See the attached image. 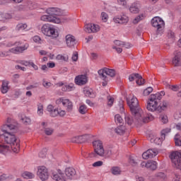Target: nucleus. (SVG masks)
I'll return each mask as SVG.
<instances>
[{"label": "nucleus", "mask_w": 181, "mask_h": 181, "mask_svg": "<svg viewBox=\"0 0 181 181\" xmlns=\"http://www.w3.org/2000/svg\"><path fill=\"white\" fill-rule=\"evenodd\" d=\"M41 32L45 36L52 37V39H56L59 37V33L56 31V29L53 28L50 24H44L41 28Z\"/></svg>", "instance_id": "nucleus-5"}, {"label": "nucleus", "mask_w": 181, "mask_h": 181, "mask_svg": "<svg viewBox=\"0 0 181 181\" xmlns=\"http://www.w3.org/2000/svg\"><path fill=\"white\" fill-rule=\"evenodd\" d=\"M52 179L56 181H67L66 177H64V173L60 169L57 170V174H53Z\"/></svg>", "instance_id": "nucleus-16"}, {"label": "nucleus", "mask_w": 181, "mask_h": 181, "mask_svg": "<svg viewBox=\"0 0 181 181\" xmlns=\"http://www.w3.org/2000/svg\"><path fill=\"white\" fill-rule=\"evenodd\" d=\"M75 84L77 86H84L87 84V76L86 75H79L75 78Z\"/></svg>", "instance_id": "nucleus-14"}, {"label": "nucleus", "mask_w": 181, "mask_h": 181, "mask_svg": "<svg viewBox=\"0 0 181 181\" xmlns=\"http://www.w3.org/2000/svg\"><path fill=\"white\" fill-rule=\"evenodd\" d=\"M111 172L112 175H121L122 171L121 170V168L119 167H112L111 169Z\"/></svg>", "instance_id": "nucleus-36"}, {"label": "nucleus", "mask_w": 181, "mask_h": 181, "mask_svg": "<svg viewBox=\"0 0 181 181\" xmlns=\"http://www.w3.org/2000/svg\"><path fill=\"white\" fill-rule=\"evenodd\" d=\"M57 59L62 60V62H67V60H69V57H65L62 54H58L57 56Z\"/></svg>", "instance_id": "nucleus-47"}, {"label": "nucleus", "mask_w": 181, "mask_h": 181, "mask_svg": "<svg viewBox=\"0 0 181 181\" xmlns=\"http://www.w3.org/2000/svg\"><path fill=\"white\" fill-rule=\"evenodd\" d=\"M65 39L68 47H74L76 46V37L74 35L68 34L66 35Z\"/></svg>", "instance_id": "nucleus-15"}, {"label": "nucleus", "mask_w": 181, "mask_h": 181, "mask_svg": "<svg viewBox=\"0 0 181 181\" xmlns=\"http://www.w3.org/2000/svg\"><path fill=\"white\" fill-rule=\"evenodd\" d=\"M173 168L180 169L181 170V153L179 151H175L170 155Z\"/></svg>", "instance_id": "nucleus-8"}, {"label": "nucleus", "mask_w": 181, "mask_h": 181, "mask_svg": "<svg viewBox=\"0 0 181 181\" xmlns=\"http://www.w3.org/2000/svg\"><path fill=\"white\" fill-rule=\"evenodd\" d=\"M28 47H29V44H25L23 47L11 48L8 51H1L0 57H8L9 53H14L15 54L22 53L23 52H25V50H27Z\"/></svg>", "instance_id": "nucleus-6"}, {"label": "nucleus", "mask_w": 181, "mask_h": 181, "mask_svg": "<svg viewBox=\"0 0 181 181\" xmlns=\"http://www.w3.org/2000/svg\"><path fill=\"white\" fill-rule=\"evenodd\" d=\"M3 16L4 18V21H6V19H12V16L9 13H3Z\"/></svg>", "instance_id": "nucleus-61"}, {"label": "nucleus", "mask_w": 181, "mask_h": 181, "mask_svg": "<svg viewBox=\"0 0 181 181\" xmlns=\"http://www.w3.org/2000/svg\"><path fill=\"white\" fill-rule=\"evenodd\" d=\"M127 104L132 115H134L135 118L137 119L136 122V124L149 122L151 117L149 116L146 117L144 116V112L141 107H139V102H138V98H136V97L133 96L130 100H127Z\"/></svg>", "instance_id": "nucleus-2"}, {"label": "nucleus", "mask_w": 181, "mask_h": 181, "mask_svg": "<svg viewBox=\"0 0 181 181\" xmlns=\"http://www.w3.org/2000/svg\"><path fill=\"white\" fill-rule=\"evenodd\" d=\"M65 175L69 179V180H73V179H75L76 172V169H74L72 167H69L65 169Z\"/></svg>", "instance_id": "nucleus-13"}, {"label": "nucleus", "mask_w": 181, "mask_h": 181, "mask_svg": "<svg viewBox=\"0 0 181 181\" xmlns=\"http://www.w3.org/2000/svg\"><path fill=\"white\" fill-rule=\"evenodd\" d=\"M173 64L175 67H180L181 66V52H177L173 58Z\"/></svg>", "instance_id": "nucleus-18"}, {"label": "nucleus", "mask_w": 181, "mask_h": 181, "mask_svg": "<svg viewBox=\"0 0 181 181\" xmlns=\"http://www.w3.org/2000/svg\"><path fill=\"white\" fill-rule=\"evenodd\" d=\"M168 87L173 91H179V90H180V86L177 85H174V86L168 85Z\"/></svg>", "instance_id": "nucleus-49"}, {"label": "nucleus", "mask_w": 181, "mask_h": 181, "mask_svg": "<svg viewBox=\"0 0 181 181\" xmlns=\"http://www.w3.org/2000/svg\"><path fill=\"white\" fill-rule=\"evenodd\" d=\"M47 110L48 112H49L50 117H57V109H54V107H53L52 105H49L47 107Z\"/></svg>", "instance_id": "nucleus-23"}, {"label": "nucleus", "mask_w": 181, "mask_h": 181, "mask_svg": "<svg viewBox=\"0 0 181 181\" xmlns=\"http://www.w3.org/2000/svg\"><path fill=\"white\" fill-rule=\"evenodd\" d=\"M115 45L118 46L119 47H124V42L119 41V40H115L114 41Z\"/></svg>", "instance_id": "nucleus-53"}, {"label": "nucleus", "mask_w": 181, "mask_h": 181, "mask_svg": "<svg viewBox=\"0 0 181 181\" xmlns=\"http://www.w3.org/2000/svg\"><path fill=\"white\" fill-rule=\"evenodd\" d=\"M160 119L163 124H168V116L166 115H161L160 116Z\"/></svg>", "instance_id": "nucleus-44"}, {"label": "nucleus", "mask_w": 181, "mask_h": 181, "mask_svg": "<svg viewBox=\"0 0 181 181\" xmlns=\"http://www.w3.org/2000/svg\"><path fill=\"white\" fill-rule=\"evenodd\" d=\"M135 80L138 86L145 84V79L142 78L141 74L138 73H133L129 76V81H134Z\"/></svg>", "instance_id": "nucleus-10"}, {"label": "nucleus", "mask_w": 181, "mask_h": 181, "mask_svg": "<svg viewBox=\"0 0 181 181\" xmlns=\"http://www.w3.org/2000/svg\"><path fill=\"white\" fill-rule=\"evenodd\" d=\"M42 86L45 87V88H49V87L52 86V83L50 82L43 81Z\"/></svg>", "instance_id": "nucleus-63"}, {"label": "nucleus", "mask_w": 181, "mask_h": 181, "mask_svg": "<svg viewBox=\"0 0 181 181\" xmlns=\"http://www.w3.org/2000/svg\"><path fill=\"white\" fill-rule=\"evenodd\" d=\"M47 152V149L43 148L39 153L40 158H46V153Z\"/></svg>", "instance_id": "nucleus-50"}, {"label": "nucleus", "mask_w": 181, "mask_h": 181, "mask_svg": "<svg viewBox=\"0 0 181 181\" xmlns=\"http://www.w3.org/2000/svg\"><path fill=\"white\" fill-rule=\"evenodd\" d=\"M153 91V88L152 87H148L144 90L143 95L146 97L149 95V94H151V93H152Z\"/></svg>", "instance_id": "nucleus-41"}, {"label": "nucleus", "mask_w": 181, "mask_h": 181, "mask_svg": "<svg viewBox=\"0 0 181 181\" xmlns=\"http://www.w3.org/2000/svg\"><path fill=\"white\" fill-rule=\"evenodd\" d=\"M37 175L42 181H46L49 179V172L45 166L38 167Z\"/></svg>", "instance_id": "nucleus-9"}, {"label": "nucleus", "mask_w": 181, "mask_h": 181, "mask_svg": "<svg viewBox=\"0 0 181 181\" xmlns=\"http://www.w3.org/2000/svg\"><path fill=\"white\" fill-rule=\"evenodd\" d=\"M168 104L166 100H163L159 103V101L156 99V96L155 95H151L147 102L146 108L151 112H154V111H156V112H163V111L168 110Z\"/></svg>", "instance_id": "nucleus-3"}, {"label": "nucleus", "mask_w": 181, "mask_h": 181, "mask_svg": "<svg viewBox=\"0 0 181 181\" xmlns=\"http://www.w3.org/2000/svg\"><path fill=\"white\" fill-rule=\"evenodd\" d=\"M90 139V136L88 134H85L83 136H78V144H84V142H87Z\"/></svg>", "instance_id": "nucleus-27"}, {"label": "nucleus", "mask_w": 181, "mask_h": 181, "mask_svg": "<svg viewBox=\"0 0 181 181\" xmlns=\"http://www.w3.org/2000/svg\"><path fill=\"white\" fill-rule=\"evenodd\" d=\"M78 112L80 114L84 115L87 112V106L86 105H82L79 107Z\"/></svg>", "instance_id": "nucleus-43"}, {"label": "nucleus", "mask_w": 181, "mask_h": 181, "mask_svg": "<svg viewBox=\"0 0 181 181\" xmlns=\"http://www.w3.org/2000/svg\"><path fill=\"white\" fill-rule=\"evenodd\" d=\"M91 26V23L85 25V32H86V33H92L91 30H93V28Z\"/></svg>", "instance_id": "nucleus-45"}, {"label": "nucleus", "mask_w": 181, "mask_h": 181, "mask_svg": "<svg viewBox=\"0 0 181 181\" xmlns=\"http://www.w3.org/2000/svg\"><path fill=\"white\" fill-rule=\"evenodd\" d=\"M57 115H59V117H64V115H66V111L64 110L59 111V110H57Z\"/></svg>", "instance_id": "nucleus-64"}, {"label": "nucleus", "mask_w": 181, "mask_h": 181, "mask_svg": "<svg viewBox=\"0 0 181 181\" xmlns=\"http://www.w3.org/2000/svg\"><path fill=\"white\" fill-rule=\"evenodd\" d=\"M21 119L23 124H24L25 125H29L32 121L30 117L25 115H22Z\"/></svg>", "instance_id": "nucleus-34"}, {"label": "nucleus", "mask_w": 181, "mask_h": 181, "mask_svg": "<svg viewBox=\"0 0 181 181\" xmlns=\"http://www.w3.org/2000/svg\"><path fill=\"white\" fill-rule=\"evenodd\" d=\"M147 152H148V155H150V159H152V158H155L159 152L158 151V149L156 148H150L147 150Z\"/></svg>", "instance_id": "nucleus-30"}, {"label": "nucleus", "mask_w": 181, "mask_h": 181, "mask_svg": "<svg viewBox=\"0 0 181 181\" xmlns=\"http://www.w3.org/2000/svg\"><path fill=\"white\" fill-rule=\"evenodd\" d=\"M174 141L175 143V146H181V140H180V134H177L174 137Z\"/></svg>", "instance_id": "nucleus-38"}, {"label": "nucleus", "mask_w": 181, "mask_h": 181, "mask_svg": "<svg viewBox=\"0 0 181 181\" xmlns=\"http://www.w3.org/2000/svg\"><path fill=\"white\" fill-rule=\"evenodd\" d=\"M44 132L47 135L50 136L53 134V132H54V129L47 127L45 129Z\"/></svg>", "instance_id": "nucleus-46"}, {"label": "nucleus", "mask_w": 181, "mask_h": 181, "mask_svg": "<svg viewBox=\"0 0 181 181\" xmlns=\"http://www.w3.org/2000/svg\"><path fill=\"white\" fill-rule=\"evenodd\" d=\"M117 3L122 6H127V0H117Z\"/></svg>", "instance_id": "nucleus-60"}, {"label": "nucleus", "mask_w": 181, "mask_h": 181, "mask_svg": "<svg viewBox=\"0 0 181 181\" xmlns=\"http://www.w3.org/2000/svg\"><path fill=\"white\" fill-rule=\"evenodd\" d=\"M22 177L24 179H33V177H35V174L28 171H25L22 174Z\"/></svg>", "instance_id": "nucleus-31"}, {"label": "nucleus", "mask_w": 181, "mask_h": 181, "mask_svg": "<svg viewBox=\"0 0 181 181\" xmlns=\"http://www.w3.org/2000/svg\"><path fill=\"white\" fill-rule=\"evenodd\" d=\"M151 25L153 28H156V34L160 35L163 28H165V21L160 17H154L151 20Z\"/></svg>", "instance_id": "nucleus-7"}, {"label": "nucleus", "mask_w": 181, "mask_h": 181, "mask_svg": "<svg viewBox=\"0 0 181 181\" xmlns=\"http://www.w3.org/2000/svg\"><path fill=\"white\" fill-rule=\"evenodd\" d=\"M129 162L133 166H135L136 165V161L135 160V158H134V157H132V156L129 157Z\"/></svg>", "instance_id": "nucleus-57"}, {"label": "nucleus", "mask_w": 181, "mask_h": 181, "mask_svg": "<svg viewBox=\"0 0 181 181\" xmlns=\"http://www.w3.org/2000/svg\"><path fill=\"white\" fill-rule=\"evenodd\" d=\"M115 122H118L119 124H122L123 122V119H122V117H121V115H116L115 116Z\"/></svg>", "instance_id": "nucleus-48"}, {"label": "nucleus", "mask_w": 181, "mask_h": 181, "mask_svg": "<svg viewBox=\"0 0 181 181\" xmlns=\"http://www.w3.org/2000/svg\"><path fill=\"white\" fill-rule=\"evenodd\" d=\"M71 59L73 60V62H77V60H78V53L77 52H74L71 57Z\"/></svg>", "instance_id": "nucleus-54"}, {"label": "nucleus", "mask_w": 181, "mask_h": 181, "mask_svg": "<svg viewBox=\"0 0 181 181\" xmlns=\"http://www.w3.org/2000/svg\"><path fill=\"white\" fill-rule=\"evenodd\" d=\"M30 5H32V2L30 1H26L24 5H19L17 7V10L18 12H25L26 11H29V9H30Z\"/></svg>", "instance_id": "nucleus-19"}, {"label": "nucleus", "mask_w": 181, "mask_h": 181, "mask_svg": "<svg viewBox=\"0 0 181 181\" xmlns=\"http://www.w3.org/2000/svg\"><path fill=\"white\" fill-rule=\"evenodd\" d=\"M156 177H158V179H163V180H165V178L166 177V175L163 173H158L156 175Z\"/></svg>", "instance_id": "nucleus-55"}, {"label": "nucleus", "mask_w": 181, "mask_h": 181, "mask_svg": "<svg viewBox=\"0 0 181 181\" xmlns=\"http://www.w3.org/2000/svg\"><path fill=\"white\" fill-rule=\"evenodd\" d=\"M146 168L150 169V170H156L158 169V163L150 160L147 162Z\"/></svg>", "instance_id": "nucleus-22"}, {"label": "nucleus", "mask_w": 181, "mask_h": 181, "mask_svg": "<svg viewBox=\"0 0 181 181\" xmlns=\"http://www.w3.org/2000/svg\"><path fill=\"white\" fill-rule=\"evenodd\" d=\"M151 95H155L156 100L160 101V100H162V96L165 95V91H161L160 93H157L156 94H151Z\"/></svg>", "instance_id": "nucleus-42"}, {"label": "nucleus", "mask_w": 181, "mask_h": 181, "mask_svg": "<svg viewBox=\"0 0 181 181\" xmlns=\"http://www.w3.org/2000/svg\"><path fill=\"white\" fill-rule=\"evenodd\" d=\"M83 93L85 94L86 97H90V98H95V93L91 88H85L83 89Z\"/></svg>", "instance_id": "nucleus-21"}, {"label": "nucleus", "mask_w": 181, "mask_h": 181, "mask_svg": "<svg viewBox=\"0 0 181 181\" xmlns=\"http://www.w3.org/2000/svg\"><path fill=\"white\" fill-rule=\"evenodd\" d=\"M134 118H135V120H134L132 116L126 115L124 117L126 124H127V125H132L134 123L136 124V125H139V124H146V122H141L140 123H136V121H138V119H136V117H135Z\"/></svg>", "instance_id": "nucleus-17"}, {"label": "nucleus", "mask_w": 181, "mask_h": 181, "mask_svg": "<svg viewBox=\"0 0 181 181\" xmlns=\"http://www.w3.org/2000/svg\"><path fill=\"white\" fill-rule=\"evenodd\" d=\"M33 41L35 42V43H40L42 41V39L40 38V36L35 35L33 37Z\"/></svg>", "instance_id": "nucleus-58"}, {"label": "nucleus", "mask_w": 181, "mask_h": 181, "mask_svg": "<svg viewBox=\"0 0 181 181\" xmlns=\"http://www.w3.org/2000/svg\"><path fill=\"white\" fill-rule=\"evenodd\" d=\"M91 25L92 26H90V28H92V30H90V32H92V33H97V32H100V25L93 23H91Z\"/></svg>", "instance_id": "nucleus-39"}, {"label": "nucleus", "mask_w": 181, "mask_h": 181, "mask_svg": "<svg viewBox=\"0 0 181 181\" xmlns=\"http://www.w3.org/2000/svg\"><path fill=\"white\" fill-rule=\"evenodd\" d=\"M8 84L9 82L8 81H3L1 88L2 94H6V93H8V90H9V88L8 87Z\"/></svg>", "instance_id": "nucleus-25"}, {"label": "nucleus", "mask_w": 181, "mask_h": 181, "mask_svg": "<svg viewBox=\"0 0 181 181\" xmlns=\"http://www.w3.org/2000/svg\"><path fill=\"white\" fill-rule=\"evenodd\" d=\"M129 11L132 13H139V8L138 7V4L136 3H133L130 8H129Z\"/></svg>", "instance_id": "nucleus-28"}, {"label": "nucleus", "mask_w": 181, "mask_h": 181, "mask_svg": "<svg viewBox=\"0 0 181 181\" xmlns=\"http://www.w3.org/2000/svg\"><path fill=\"white\" fill-rule=\"evenodd\" d=\"M103 165H104V163L101 160H99V161L95 162L92 165V166H93V168H99L100 166H103Z\"/></svg>", "instance_id": "nucleus-51"}, {"label": "nucleus", "mask_w": 181, "mask_h": 181, "mask_svg": "<svg viewBox=\"0 0 181 181\" xmlns=\"http://www.w3.org/2000/svg\"><path fill=\"white\" fill-rule=\"evenodd\" d=\"M37 86H39L38 83H35V85H30L29 86H27L25 88V90H32L33 88H37Z\"/></svg>", "instance_id": "nucleus-59"}, {"label": "nucleus", "mask_w": 181, "mask_h": 181, "mask_svg": "<svg viewBox=\"0 0 181 181\" xmlns=\"http://www.w3.org/2000/svg\"><path fill=\"white\" fill-rule=\"evenodd\" d=\"M59 9L57 8H49L48 9H47V15L52 16L53 18H56V16H59V15H60L59 12Z\"/></svg>", "instance_id": "nucleus-20"}, {"label": "nucleus", "mask_w": 181, "mask_h": 181, "mask_svg": "<svg viewBox=\"0 0 181 181\" xmlns=\"http://www.w3.org/2000/svg\"><path fill=\"white\" fill-rule=\"evenodd\" d=\"M106 76H110V77H115V70L106 68Z\"/></svg>", "instance_id": "nucleus-40"}, {"label": "nucleus", "mask_w": 181, "mask_h": 181, "mask_svg": "<svg viewBox=\"0 0 181 181\" xmlns=\"http://www.w3.org/2000/svg\"><path fill=\"white\" fill-rule=\"evenodd\" d=\"M43 22H52V23H60V19L57 17L50 16L48 15L42 16L40 18Z\"/></svg>", "instance_id": "nucleus-12"}, {"label": "nucleus", "mask_w": 181, "mask_h": 181, "mask_svg": "<svg viewBox=\"0 0 181 181\" xmlns=\"http://www.w3.org/2000/svg\"><path fill=\"white\" fill-rule=\"evenodd\" d=\"M101 17H102V21H103V22H107V21H108V14H107V13L102 12Z\"/></svg>", "instance_id": "nucleus-52"}, {"label": "nucleus", "mask_w": 181, "mask_h": 181, "mask_svg": "<svg viewBox=\"0 0 181 181\" xmlns=\"http://www.w3.org/2000/svg\"><path fill=\"white\" fill-rule=\"evenodd\" d=\"M143 159H149L151 158V156L149 155V151H146L142 154Z\"/></svg>", "instance_id": "nucleus-56"}, {"label": "nucleus", "mask_w": 181, "mask_h": 181, "mask_svg": "<svg viewBox=\"0 0 181 181\" xmlns=\"http://www.w3.org/2000/svg\"><path fill=\"white\" fill-rule=\"evenodd\" d=\"M93 146L95 153H90L89 154L90 158H97V156L101 158H110L112 155V151L111 149L104 150L103 141L100 140L94 141Z\"/></svg>", "instance_id": "nucleus-4"}, {"label": "nucleus", "mask_w": 181, "mask_h": 181, "mask_svg": "<svg viewBox=\"0 0 181 181\" xmlns=\"http://www.w3.org/2000/svg\"><path fill=\"white\" fill-rule=\"evenodd\" d=\"M145 15L144 13L139 15L137 17H136L134 20H133V23L134 25H136V23H138L139 22H141V21H144V19H145Z\"/></svg>", "instance_id": "nucleus-33"}, {"label": "nucleus", "mask_w": 181, "mask_h": 181, "mask_svg": "<svg viewBox=\"0 0 181 181\" xmlns=\"http://www.w3.org/2000/svg\"><path fill=\"white\" fill-rule=\"evenodd\" d=\"M115 23H128V18L127 16H120L114 19Z\"/></svg>", "instance_id": "nucleus-24"}, {"label": "nucleus", "mask_w": 181, "mask_h": 181, "mask_svg": "<svg viewBox=\"0 0 181 181\" xmlns=\"http://www.w3.org/2000/svg\"><path fill=\"white\" fill-rule=\"evenodd\" d=\"M73 90H74V83L65 85L62 87V91H73Z\"/></svg>", "instance_id": "nucleus-32"}, {"label": "nucleus", "mask_w": 181, "mask_h": 181, "mask_svg": "<svg viewBox=\"0 0 181 181\" xmlns=\"http://www.w3.org/2000/svg\"><path fill=\"white\" fill-rule=\"evenodd\" d=\"M28 28V24L26 23H18L16 27V30L19 32V30H25Z\"/></svg>", "instance_id": "nucleus-35"}, {"label": "nucleus", "mask_w": 181, "mask_h": 181, "mask_svg": "<svg viewBox=\"0 0 181 181\" xmlns=\"http://www.w3.org/2000/svg\"><path fill=\"white\" fill-rule=\"evenodd\" d=\"M100 78H102V80H107V70L106 68H104L103 69H100L98 71Z\"/></svg>", "instance_id": "nucleus-29"}, {"label": "nucleus", "mask_w": 181, "mask_h": 181, "mask_svg": "<svg viewBox=\"0 0 181 181\" xmlns=\"http://www.w3.org/2000/svg\"><path fill=\"white\" fill-rule=\"evenodd\" d=\"M3 134H0V153H5L12 150L14 153L21 151V140L16 138L13 131H16V125L7 124L1 127Z\"/></svg>", "instance_id": "nucleus-1"}, {"label": "nucleus", "mask_w": 181, "mask_h": 181, "mask_svg": "<svg viewBox=\"0 0 181 181\" xmlns=\"http://www.w3.org/2000/svg\"><path fill=\"white\" fill-rule=\"evenodd\" d=\"M56 104H57V105H60V104H62L64 107H66L67 111L69 112H70L73 110V103L69 99L60 98L56 100Z\"/></svg>", "instance_id": "nucleus-11"}, {"label": "nucleus", "mask_w": 181, "mask_h": 181, "mask_svg": "<svg viewBox=\"0 0 181 181\" xmlns=\"http://www.w3.org/2000/svg\"><path fill=\"white\" fill-rule=\"evenodd\" d=\"M125 126L119 125L117 128L115 129V132L117 134V135H124L125 134Z\"/></svg>", "instance_id": "nucleus-26"}, {"label": "nucleus", "mask_w": 181, "mask_h": 181, "mask_svg": "<svg viewBox=\"0 0 181 181\" xmlns=\"http://www.w3.org/2000/svg\"><path fill=\"white\" fill-rule=\"evenodd\" d=\"M172 129L170 128H166L161 131V139L163 141L166 136L167 134H169Z\"/></svg>", "instance_id": "nucleus-37"}, {"label": "nucleus", "mask_w": 181, "mask_h": 181, "mask_svg": "<svg viewBox=\"0 0 181 181\" xmlns=\"http://www.w3.org/2000/svg\"><path fill=\"white\" fill-rule=\"evenodd\" d=\"M112 104H114V98H110L107 101V105L109 107H112Z\"/></svg>", "instance_id": "nucleus-62"}]
</instances>
